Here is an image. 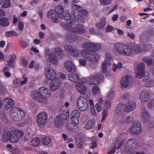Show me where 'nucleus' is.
<instances>
[{"label":"nucleus","mask_w":154,"mask_h":154,"mask_svg":"<svg viewBox=\"0 0 154 154\" xmlns=\"http://www.w3.org/2000/svg\"><path fill=\"white\" fill-rule=\"evenodd\" d=\"M141 125L139 121L134 122L129 129V132L132 135H139L141 132Z\"/></svg>","instance_id":"obj_8"},{"label":"nucleus","mask_w":154,"mask_h":154,"mask_svg":"<svg viewBox=\"0 0 154 154\" xmlns=\"http://www.w3.org/2000/svg\"><path fill=\"white\" fill-rule=\"evenodd\" d=\"M84 49L81 51V55L87 60L91 62H96L100 58V55L95 52L100 50L101 48L100 44L91 42L84 43L82 45Z\"/></svg>","instance_id":"obj_1"},{"label":"nucleus","mask_w":154,"mask_h":154,"mask_svg":"<svg viewBox=\"0 0 154 154\" xmlns=\"http://www.w3.org/2000/svg\"><path fill=\"white\" fill-rule=\"evenodd\" d=\"M71 31L80 34H83L85 33L86 28L82 24H77L75 27L72 28Z\"/></svg>","instance_id":"obj_18"},{"label":"nucleus","mask_w":154,"mask_h":154,"mask_svg":"<svg viewBox=\"0 0 154 154\" xmlns=\"http://www.w3.org/2000/svg\"><path fill=\"white\" fill-rule=\"evenodd\" d=\"M65 126L68 131L72 132H76L79 130L78 128L70 122H66Z\"/></svg>","instance_id":"obj_24"},{"label":"nucleus","mask_w":154,"mask_h":154,"mask_svg":"<svg viewBox=\"0 0 154 154\" xmlns=\"http://www.w3.org/2000/svg\"><path fill=\"white\" fill-rule=\"evenodd\" d=\"M80 114L77 110L73 111L71 114V118L72 121L75 124L79 122Z\"/></svg>","instance_id":"obj_22"},{"label":"nucleus","mask_w":154,"mask_h":154,"mask_svg":"<svg viewBox=\"0 0 154 154\" xmlns=\"http://www.w3.org/2000/svg\"><path fill=\"white\" fill-rule=\"evenodd\" d=\"M95 122L92 120H89L85 125V128L88 129L92 128L94 126Z\"/></svg>","instance_id":"obj_40"},{"label":"nucleus","mask_w":154,"mask_h":154,"mask_svg":"<svg viewBox=\"0 0 154 154\" xmlns=\"http://www.w3.org/2000/svg\"><path fill=\"white\" fill-rule=\"evenodd\" d=\"M122 67L121 63H118L117 64H114L112 68V70L114 72H116L117 69H120Z\"/></svg>","instance_id":"obj_47"},{"label":"nucleus","mask_w":154,"mask_h":154,"mask_svg":"<svg viewBox=\"0 0 154 154\" xmlns=\"http://www.w3.org/2000/svg\"><path fill=\"white\" fill-rule=\"evenodd\" d=\"M10 1L9 0H5L3 3L4 7L5 8H8L10 5Z\"/></svg>","instance_id":"obj_58"},{"label":"nucleus","mask_w":154,"mask_h":154,"mask_svg":"<svg viewBox=\"0 0 154 154\" xmlns=\"http://www.w3.org/2000/svg\"><path fill=\"white\" fill-rule=\"evenodd\" d=\"M8 20L6 18L3 17L0 18V24L3 27H7L9 25Z\"/></svg>","instance_id":"obj_37"},{"label":"nucleus","mask_w":154,"mask_h":154,"mask_svg":"<svg viewBox=\"0 0 154 154\" xmlns=\"http://www.w3.org/2000/svg\"><path fill=\"white\" fill-rule=\"evenodd\" d=\"M55 10L58 17L61 19H63L68 21L67 23L69 26L73 25L75 24L74 15L71 17L69 12L68 11H65L62 5L57 6Z\"/></svg>","instance_id":"obj_2"},{"label":"nucleus","mask_w":154,"mask_h":154,"mask_svg":"<svg viewBox=\"0 0 154 154\" xmlns=\"http://www.w3.org/2000/svg\"><path fill=\"white\" fill-rule=\"evenodd\" d=\"M136 143V140L134 138L129 139L126 142L125 145V149L126 151H130Z\"/></svg>","instance_id":"obj_25"},{"label":"nucleus","mask_w":154,"mask_h":154,"mask_svg":"<svg viewBox=\"0 0 154 154\" xmlns=\"http://www.w3.org/2000/svg\"><path fill=\"white\" fill-rule=\"evenodd\" d=\"M127 35L128 37L133 40H134L135 37V34L131 32H128L127 33Z\"/></svg>","instance_id":"obj_56"},{"label":"nucleus","mask_w":154,"mask_h":154,"mask_svg":"<svg viewBox=\"0 0 154 154\" xmlns=\"http://www.w3.org/2000/svg\"><path fill=\"white\" fill-rule=\"evenodd\" d=\"M153 106H154V100L151 99L149 101L147 104V106L149 108L152 109Z\"/></svg>","instance_id":"obj_52"},{"label":"nucleus","mask_w":154,"mask_h":154,"mask_svg":"<svg viewBox=\"0 0 154 154\" xmlns=\"http://www.w3.org/2000/svg\"><path fill=\"white\" fill-rule=\"evenodd\" d=\"M69 79L71 81L75 83H77L79 81V76L78 74L76 73L70 74L68 75Z\"/></svg>","instance_id":"obj_33"},{"label":"nucleus","mask_w":154,"mask_h":154,"mask_svg":"<svg viewBox=\"0 0 154 154\" xmlns=\"http://www.w3.org/2000/svg\"><path fill=\"white\" fill-rule=\"evenodd\" d=\"M140 45H138L136 44L132 45L131 48L132 53L133 52L136 54L140 53Z\"/></svg>","instance_id":"obj_38"},{"label":"nucleus","mask_w":154,"mask_h":154,"mask_svg":"<svg viewBox=\"0 0 154 154\" xmlns=\"http://www.w3.org/2000/svg\"><path fill=\"white\" fill-rule=\"evenodd\" d=\"M2 115H0V118L5 123H6L8 121V119L6 117V114L5 113H2Z\"/></svg>","instance_id":"obj_55"},{"label":"nucleus","mask_w":154,"mask_h":154,"mask_svg":"<svg viewBox=\"0 0 154 154\" xmlns=\"http://www.w3.org/2000/svg\"><path fill=\"white\" fill-rule=\"evenodd\" d=\"M137 103L136 102L130 101L125 106L124 110L125 112H130L135 109Z\"/></svg>","instance_id":"obj_15"},{"label":"nucleus","mask_w":154,"mask_h":154,"mask_svg":"<svg viewBox=\"0 0 154 154\" xmlns=\"http://www.w3.org/2000/svg\"><path fill=\"white\" fill-rule=\"evenodd\" d=\"M122 88H126L131 85L132 83V79L130 75H124L120 81Z\"/></svg>","instance_id":"obj_9"},{"label":"nucleus","mask_w":154,"mask_h":154,"mask_svg":"<svg viewBox=\"0 0 154 154\" xmlns=\"http://www.w3.org/2000/svg\"><path fill=\"white\" fill-rule=\"evenodd\" d=\"M140 52H144L147 50V47L146 45L144 44L140 45Z\"/></svg>","instance_id":"obj_50"},{"label":"nucleus","mask_w":154,"mask_h":154,"mask_svg":"<svg viewBox=\"0 0 154 154\" xmlns=\"http://www.w3.org/2000/svg\"><path fill=\"white\" fill-rule=\"evenodd\" d=\"M76 144L78 147L80 148H82L83 147V141L81 137H78L75 140Z\"/></svg>","instance_id":"obj_39"},{"label":"nucleus","mask_w":154,"mask_h":154,"mask_svg":"<svg viewBox=\"0 0 154 154\" xmlns=\"http://www.w3.org/2000/svg\"><path fill=\"white\" fill-rule=\"evenodd\" d=\"M143 60L146 64L148 66H154V61L151 58L148 57H144L143 58Z\"/></svg>","instance_id":"obj_36"},{"label":"nucleus","mask_w":154,"mask_h":154,"mask_svg":"<svg viewBox=\"0 0 154 154\" xmlns=\"http://www.w3.org/2000/svg\"><path fill=\"white\" fill-rule=\"evenodd\" d=\"M116 51L119 54L126 57L131 56L132 51L129 47L120 43H116L115 45Z\"/></svg>","instance_id":"obj_4"},{"label":"nucleus","mask_w":154,"mask_h":154,"mask_svg":"<svg viewBox=\"0 0 154 154\" xmlns=\"http://www.w3.org/2000/svg\"><path fill=\"white\" fill-rule=\"evenodd\" d=\"M104 106L106 109H104L103 112V116L101 119L102 122L106 119L107 116L108 109H110L111 107V103L110 101L108 100H105L104 103Z\"/></svg>","instance_id":"obj_20"},{"label":"nucleus","mask_w":154,"mask_h":154,"mask_svg":"<svg viewBox=\"0 0 154 154\" xmlns=\"http://www.w3.org/2000/svg\"><path fill=\"white\" fill-rule=\"evenodd\" d=\"M15 132L11 131H5L2 136V141L4 142H6L9 140L10 138L11 142H17L18 140V138Z\"/></svg>","instance_id":"obj_6"},{"label":"nucleus","mask_w":154,"mask_h":154,"mask_svg":"<svg viewBox=\"0 0 154 154\" xmlns=\"http://www.w3.org/2000/svg\"><path fill=\"white\" fill-rule=\"evenodd\" d=\"M54 124L57 128H61L63 125L64 121L59 116H57L55 119Z\"/></svg>","instance_id":"obj_30"},{"label":"nucleus","mask_w":154,"mask_h":154,"mask_svg":"<svg viewBox=\"0 0 154 154\" xmlns=\"http://www.w3.org/2000/svg\"><path fill=\"white\" fill-rule=\"evenodd\" d=\"M60 114L58 116L64 121L69 118V113L63 109H60Z\"/></svg>","instance_id":"obj_28"},{"label":"nucleus","mask_w":154,"mask_h":154,"mask_svg":"<svg viewBox=\"0 0 154 154\" xmlns=\"http://www.w3.org/2000/svg\"><path fill=\"white\" fill-rule=\"evenodd\" d=\"M61 84V82L59 80H53L51 82L50 85L51 90L54 91H56L59 88Z\"/></svg>","instance_id":"obj_26"},{"label":"nucleus","mask_w":154,"mask_h":154,"mask_svg":"<svg viewBox=\"0 0 154 154\" xmlns=\"http://www.w3.org/2000/svg\"><path fill=\"white\" fill-rule=\"evenodd\" d=\"M114 97V93L112 91H110L108 93L107 95V97L108 99H112Z\"/></svg>","instance_id":"obj_49"},{"label":"nucleus","mask_w":154,"mask_h":154,"mask_svg":"<svg viewBox=\"0 0 154 154\" xmlns=\"http://www.w3.org/2000/svg\"><path fill=\"white\" fill-rule=\"evenodd\" d=\"M45 75L46 78L49 80L54 79L57 75L54 69L52 67L50 66L46 68Z\"/></svg>","instance_id":"obj_11"},{"label":"nucleus","mask_w":154,"mask_h":154,"mask_svg":"<svg viewBox=\"0 0 154 154\" xmlns=\"http://www.w3.org/2000/svg\"><path fill=\"white\" fill-rule=\"evenodd\" d=\"M10 116L14 121L20 122L24 119L25 117V112L17 108H13L10 109Z\"/></svg>","instance_id":"obj_5"},{"label":"nucleus","mask_w":154,"mask_h":154,"mask_svg":"<svg viewBox=\"0 0 154 154\" xmlns=\"http://www.w3.org/2000/svg\"><path fill=\"white\" fill-rule=\"evenodd\" d=\"M112 62V59L111 55L108 54H106L105 61L103 63L102 66V69L103 72L106 73V72L107 66L111 65Z\"/></svg>","instance_id":"obj_12"},{"label":"nucleus","mask_w":154,"mask_h":154,"mask_svg":"<svg viewBox=\"0 0 154 154\" xmlns=\"http://www.w3.org/2000/svg\"><path fill=\"white\" fill-rule=\"evenodd\" d=\"M150 98V93L147 90L143 91L141 93L140 98V101L142 104H145Z\"/></svg>","instance_id":"obj_16"},{"label":"nucleus","mask_w":154,"mask_h":154,"mask_svg":"<svg viewBox=\"0 0 154 154\" xmlns=\"http://www.w3.org/2000/svg\"><path fill=\"white\" fill-rule=\"evenodd\" d=\"M64 66L66 70L70 72H73L75 71V66L70 61H65L64 63Z\"/></svg>","instance_id":"obj_21"},{"label":"nucleus","mask_w":154,"mask_h":154,"mask_svg":"<svg viewBox=\"0 0 154 154\" xmlns=\"http://www.w3.org/2000/svg\"><path fill=\"white\" fill-rule=\"evenodd\" d=\"M145 67V64L143 63H140L138 64L137 71L136 74L137 78L141 79L144 76Z\"/></svg>","instance_id":"obj_14"},{"label":"nucleus","mask_w":154,"mask_h":154,"mask_svg":"<svg viewBox=\"0 0 154 154\" xmlns=\"http://www.w3.org/2000/svg\"><path fill=\"white\" fill-rule=\"evenodd\" d=\"M73 15H74V16L75 21H78L79 22H84V19L82 16L79 14L78 15L75 17V15L74 14H72L71 16V17H72Z\"/></svg>","instance_id":"obj_41"},{"label":"nucleus","mask_w":154,"mask_h":154,"mask_svg":"<svg viewBox=\"0 0 154 154\" xmlns=\"http://www.w3.org/2000/svg\"><path fill=\"white\" fill-rule=\"evenodd\" d=\"M89 98L80 96L77 99L76 104L77 107L80 111H83L88 108L89 106L88 99Z\"/></svg>","instance_id":"obj_7"},{"label":"nucleus","mask_w":154,"mask_h":154,"mask_svg":"<svg viewBox=\"0 0 154 154\" xmlns=\"http://www.w3.org/2000/svg\"><path fill=\"white\" fill-rule=\"evenodd\" d=\"M99 90V88L97 86H94L92 88V92L94 94H96Z\"/></svg>","instance_id":"obj_64"},{"label":"nucleus","mask_w":154,"mask_h":154,"mask_svg":"<svg viewBox=\"0 0 154 154\" xmlns=\"http://www.w3.org/2000/svg\"><path fill=\"white\" fill-rule=\"evenodd\" d=\"M40 140L38 137L33 138L31 142V145L34 146H37L39 145Z\"/></svg>","instance_id":"obj_43"},{"label":"nucleus","mask_w":154,"mask_h":154,"mask_svg":"<svg viewBox=\"0 0 154 154\" xmlns=\"http://www.w3.org/2000/svg\"><path fill=\"white\" fill-rule=\"evenodd\" d=\"M89 83L90 85H97L99 83L100 79L98 75H91L89 77Z\"/></svg>","instance_id":"obj_27"},{"label":"nucleus","mask_w":154,"mask_h":154,"mask_svg":"<svg viewBox=\"0 0 154 154\" xmlns=\"http://www.w3.org/2000/svg\"><path fill=\"white\" fill-rule=\"evenodd\" d=\"M19 29L20 31H22L24 28V25L22 22L20 21L19 22L18 25Z\"/></svg>","instance_id":"obj_59"},{"label":"nucleus","mask_w":154,"mask_h":154,"mask_svg":"<svg viewBox=\"0 0 154 154\" xmlns=\"http://www.w3.org/2000/svg\"><path fill=\"white\" fill-rule=\"evenodd\" d=\"M141 40L144 42H146L149 40V37L146 34H143L142 35L140 38Z\"/></svg>","instance_id":"obj_48"},{"label":"nucleus","mask_w":154,"mask_h":154,"mask_svg":"<svg viewBox=\"0 0 154 154\" xmlns=\"http://www.w3.org/2000/svg\"><path fill=\"white\" fill-rule=\"evenodd\" d=\"M14 100L10 98H7L4 101V104L5 105V107L7 109L10 108L14 104Z\"/></svg>","instance_id":"obj_32"},{"label":"nucleus","mask_w":154,"mask_h":154,"mask_svg":"<svg viewBox=\"0 0 154 154\" xmlns=\"http://www.w3.org/2000/svg\"><path fill=\"white\" fill-rule=\"evenodd\" d=\"M114 29V28L112 26L108 25L106 27V30L107 32H110Z\"/></svg>","instance_id":"obj_63"},{"label":"nucleus","mask_w":154,"mask_h":154,"mask_svg":"<svg viewBox=\"0 0 154 154\" xmlns=\"http://www.w3.org/2000/svg\"><path fill=\"white\" fill-rule=\"evenodd\" d=\"M69 54L75 57L78 56L79 54V51L75 48H73Z\"/></svg>","instance_id":"obj_45"},{"label":"nucleus","mask_w":154,"mask_h":154,"mask_svg":"<svg viewBox=\"0 0 154 154\" xmlns=\"http://www.w3.org/2000/svg\"><path fill=\"white\" fill-rule=\"evenodd\" d=\"M97 111L98 112H100L102 109L101 106L99 103H97L95 106Z\"/></svg>","instance_id":"obj_61"},{"label":"nucleus","mask_w":154,"mask_h":154,"mask_svg":"<svg viewBox=\"0 0 154 154\" xmlns=\"http://www.w3.org/2000/svg\"><path fill=\"white\" fill-rule=\"evenodd\" d=\"M100 1L101 3L105 5H107L111 3V0H100Z\"/></svg>","instance_id":"obj_51"},{"label":"nucleus","mask_w":154,"mask_h":154,"mask_svg":"<svg viewBox=\"0 0 154 154\" xmlns=\"http://www.w3.org/2000/svg\"><path fill=\"white\" fill-rule=\"evenodd\" d=\"M132 117L130 116L126 117L124 116H119L117 122L120 125H122L125 123H129L132 120Z\"/></svg>","instance_id":"obj_19"},{"label":"nucleus","mask_w":154,"mask_h":154,"mask_svg":"<svg viewBox=\"0 0 154 154\" xmlns=\"http://www.w3.org/2000/svg\"><path fill=\"white\" fill-rule=\"evenodd\" d=\"M76 88L80 93L85 95V97L88 98L90 97V91L87 89V87L82 84L77 85Z\"/></svg>","instance_id":"obj_13"},{"label":"nucleus","mask_w":154,"mask_h":154,"mask_svg":"<svg viewBox=\"0 0 154 154\" xmlns=\"http://www.w3.org/2000/svg\"><path fill=\"white\" fill-rule=\"evenodd\" d=\"M106 23V19L105 18H102L99 22L95 25L96 27L98 29H102L103 28Z\"/></svg>","instance_id":"obj_31"},{"label":"nucleus","mask_w":154,"mask_h":154,"mask_svg":"<svg viewBox=\"0 0 154 154\" xmlns=\"http://www.w3.org/2000/svg\"><path fill=\"white\" fill-rule=\"evenodd\" d=\"M5 35L8 37H11L13 36H17L18 34L16 32L13 31H11L6 32L5 33Z\"/></svg>","instance_id":"obj_44"},{"label":"nucleus","mask_w":154,"mask_h":154,"mask_svg":"<svg viewBox=\"0 0 154 154\" xmlns=\"http://www.w3.org/2000/svg\"><path fill=\"white\" fill-rule=\"evenodd\" d=\"M142 118L143 122L147 123L150 120V117L149 113L146 110L145 107H141L140 108Z\"/></svg>","instance_id":"obj_17"},{"label":"nucleus","mask_w":154,"mask_h":154,"mask_svg":"<svg viewBox=\"0 0 154 154\" xmlns=\"http://www.w3.org/2000/svg\"><path fill=\"white\" fill-rule=\"evenodd\" d=\"M154 85V81L152 80H150L147 81L146 85L148 87H151Z\"/></svg>","instance_id":"obj_60"},{"label":"nucleus","mask_w":154,"mask_h":154,"mask_svg":"<svg viewBox=\"0 0 154 154\" xmlns=\"http://www.w3.org/2000/svg\"><path fill=\"white\" fill-rule=\"evenodd\" d=\"M50 91L44 87L39 88L38 91H34L31 95L32 98L39 102L45 103L47 102V95H50Z\"/></svg>","instance_id":"obj_3"},{"label":"nucleus","mask_w":154,"mask_h":154,"mask_svg":"<svg viewBox=\"0 0 154 154\" xmlns=\"http://www.w3.org/2000/svg\"><path fill=\"white\" fill-rule=\"evenodd\" d=\"M122 67L121 63H118L117 64H114L112 68V70L114 72H116L117 69H120Z\"/></svg>","instance_id":"obj_46"},{"label":"nucleus","mask_w":154,"mask_h":154,"mask_svg":"<svg viewBox=\"0 0 154 154\" xmlns=\"http://www.w3.org/2000/svg\"><path fill=\"white\" fill-rule=\"evenodd\" d=\"M48 119V115L45 112H42L37 115V123L40 127L45 125Z\"/></svg>","instance_id":"obj_10"},{"label":"nucleus","mask_w":154,"mask_h":154,"mask_svg":"<svg viewBox=\"0 0 154 154\" xmlns=\"http://www.w3.org/2000/svg\"><path fill=\"white\" fill-rule=\"evenodd\" d=\"M97 146L96 138L95 137L92 138V145L91 146V149H93Z\"/></svg>","instance_id":"obj_53"},{"label":"nucleus","mask_w":154,"mask_h":154,"mask_svg":"<svg viewBox=\"0 0 154 154\" xmlns=\"http://www.w3.org/2000/svg\"><path fill=\"white\" fill-rule=\"evenodd\" d=\"M48 18L54 20L55 23H57L59 21L58 16L55 10H52L48 13Z\"/></svg>","instance_id":"obj_23"},{"label":"nucleus","mask_w":154,"mask_h":154,"mask_svg":"<svg viewBox=\"0 0 154 154\" xmlns=\"http://www.w3.org/2000/svg\"><path fill=\"white\" fill-rule=\"evenodd\" d=\"M48 58L49 61L53 64L57 65L58 64V60L54 54H50L48 55Z\"/></svg>","instance_id":"obj_29"},{"label":"nucleus","mask_w":154,"mask_h":154,"mask_svg":"<svg viewBox=\"0 0 154 154\" xmlns=\"http://www.w3.org/2000/svg\"><path fill=\"white\" fill-rule=\"evenodd\" d=\"M64 48L66 51L69 53L73 49L71 46L68 45H64Z\"/></svg>","instance_id":"obj_54"},{"label":"nucleus","mask_w":154,"mask_h":154,"mask_svg":"<svg viewBox=\"0 0 154 154\" xmlns=\"http://www.w3.org/2000/svg\"><path fill=\"white\" fill-rule=\"evenodd\" d=\"M43 143L45 145L49 144L51 142V139L48 137H45L42 138Z\"/></svg>","instance_id":"obj_42"},{"label":"nucleus","mask_w":154,"mask_h":154,"mask_svg":"<svg viewBox=\"0 0 154 154\" xmlns=\"http://www.w3.org/2000/svg\"><path fill=\"white\" fill-rule=\"evenodd\" d=\"M55 52L58 55H62L63 54V52L62 50L59 48H56L55 49Z\"/></svg>","instance_id":"obj_62"},{"label":"nucleus","mask_w":154,"mask_h":154,"mask_svg":"<svg viewBox=\"0 0 154 154\" xmlns=\"http://www.w3.org/2000/svg\"><path fill=\"white\" fill-rule=\"evenodd\" d=\"M87 82V80L85 78H79V81L77 83H79L82 84V83H85Z\"/></svg>","instance_id":"obj_57"},{"label":"nucleus","mask_w":154,"mask_h":154,"mask_svg":"<svg viewBox=\"0 0 154 154\" xmlns=\"http://www.w3.org/2000/svg\"><path fill=\"white\" fill-rule=\"evenodd\" d=\"M120 139L118 138L114 141L113 143L114 146H113L112 148H114L115 149L116 148L119 149L122 145L124 144V140L120 142Z\"/></svg>","instance_id":"obj_34"},{"label":"nucleus","mask_w":154,"mask_h":154,"mask_svg":"<svg viewBox=\"0 0 154 154\" xmlns=\"http://www.w3.org/2000/svg\"><path fill=\"white\" fill-rule=\"evenodd\" d=\"M124 106L121 104H119L116 108L115 113L117 115H119L123 113Z\"/></svg>","instance_id":"obj_35"}]
</instances>
